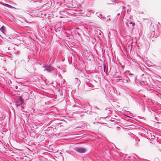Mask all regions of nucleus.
<instances>
[{"label": "nucleus", "instance_id": "nucleus-18", "mask_svg": "<svg viewBox=\"0 0 161 161\" xmlns=\"http://www.w3.org/2000/svg\"><path fill=\"white\" fill-rule=\"evenodd\" d=\"M132 26H134V25H135V23H133H133H132Z\"/></svg>", "mask_w": 161, "mask_h": 161}, {"label": "nucleus", "instance_id": "nucleus-4", "mask_svg": "<svg viewBox=\"0 0 161 161\" xmlns=\"http://www.w3.org/2000/svg\"><path fill=\"white\" fill-rule=\"evenodd\" d=\"M23 98L25 100H27L29 98V94L27 92H25L23 93Z\"/></svg>", "mask_w": 161, "mask_h": 161}, {"label": "nucleus", "instance_id": "nucleus-6", "mask_svg": "<svg viewBox=\"0 0 161 161\" xmlns=\"http://www.w3.org/2000/svg\"><path fill=\"white\" fill-rule=\"evenodd\" d=\"M0 30L3 33H4L6 31V28L3 25L0 28Z\"/></svg>", "mask_w": 161, "mask_h": 161}, {"label": "nucleus", "instance_id": "nucleus-14", "mask_svg": "<svg viewBox=\"0 0 161 161\" xmlns=\"http://www.w3.org/2000/svg\"><path fill=\"white\" fill-rule=\"evenodd\" d=\"M88 0H83V2H81V3H85V2L87 1Z\"/></svg>", "mask_w": 161, "mask_h": 161}, {"label": "nucleus", "instance_id": "nucleus-10", "mask_svg": "<svg viewBox=\"0 0 161 161\" xmlns=\"http://www.w3.org/2000/svg\"><path fill=\"white\" fill-rule=\"evenodd\" d=\"M18 161H25L26 159L25 158H19Z\"/></svg>", "mask_w": 161, "mask_h": 161}, {"label": "nucleus", "instance_id": "nucleus-3", "mask_svg": "<svg viewBox=\"0 0 161 161\" xmlns=\"http://www.w3.org/2000/svg\"><path fill=\"white\" fill-rule=\"evenodd\" d=\"M23 96L22 97L20 96H19V99L20 102H17V103L15 104V105L16 107L19 106L24 102V100L23 99Z\"/></svg>", "mask_w": 161, "mask_h": 161}, {"label": "nucleus", "instance_id": "nucleus-9", "mask_svg": "<svg viewBox=\"0 0 161 161\" xmlns=\"http://www.w3.org/2000/svg\"><path fill=\"white\" fill-rule=\"evenodd\" d=\"M134 75H133L132 74L130 73L129 74V76L128 77H129L130 79L132 78V77H134Z\"/></svg>", "mask_w": 161, "mask_h": 161}, {"label": "nucleus", "instance_id": "nucleus-21", "mask_svg": "<svg viewBox=\"0 0 161 161\" xmlns=\"http://www.w3.org/2000/svg\"><path fill=\"white\" fill-rule=\"evenodd\" d=\"M125 8V7L123 6V8Z\"/></svg>", "mask_w": 161, "mask_h": 161}, {"label": "nucleus", "instance_id": "nucleus-16", "mask_svg": "<svg viewBox=\"0 0 161 161\" xmlns=\"http://www.w3.org/2000/svg\"><path fill=\"white\" fill-rule=\"evenodd\" d=\"M103 70H104V72H105V68H106V67H105V66L104 65V67H103Z\"/></svg>", "mask_w": 161, "mask_h": 161}, {"label": "nucleus", "instance_id": "nucleus-8", "mask_svg": "<svg viewBox=\"0 0 161 161\" xmlns=\"http://www.w3.org/2000/svg\"><path fill=\"white\" fill-rule=\"evenodd\" d=\"M147 82L146 81H141L140 82V84L142 85H145L147 84Z\"/></svg>", "mask_w": 161, "mask_h": 161}, {"label": "nucleus", "instance_id": "nucleus-19", "mask_svg": "<svg viewBox=\"0 0 161 161\" xmlns=\"http://www.w3.org/2000/svg\"><path fill=\"white\" fill-rule=\"evenodd\" d=\"M132 23L133 22L132 21H130V22L129 24H132Z\"/></svg>", "mask_w": 161, "mask_h": 161}, {"label": "nucleus", "instance_id": "nucleus-2", "mask_svg": "<svg viewBox=\"0 0 161 161\" xmlns=\"http://www.w3.org/2000/svg\"><path fill=\"white\" fill-rule=\"evenodd\" d=\"M43 68H44V71L46 70L50 73L53 72V69L50 65H45L44 66Z\"/></svg>", "mask_w": 161, "mask_h": 161}, {"label": "nucleus", "instance_id": "nucleus-22", "mask_svg": "<svg viewBox=\"0 0 161 161\" xmlns=\"http://www.w3.org/2000/svg\"><path fill=\"white\" fill-rule=\"evenodd\" d=\"M24 107H22V108L24 109Z\"/></svg>", "mask_w": 161, "mask_h": 161}, {"label": "nucleus", "instance_id": "nucleus-23", "mask_svg": "<svg viewBox=\"0 0 161 161\" xmlns=\"http://www.w3.org/2000/svg\"><path fill=\"white\" fill-rule=\"evenodd\" d=\"M109 112H111V111L110 110H109Z\"/></svg>", "mask_w": 161, "mask_h": 161}, {"label": "nucleus", "instance_id": "nucleus-11", "mask_svg": "<svg viewBox=\"0 0 161 161\" xmlns=\"http://www.w3.org/2000/svg\"><path fill=\"white\" fill-rule=\"evenodd\" d=\"M130 79L129 77H127L126 78V79H125V80L127 82H128V81H130Z\"/></svg>", "mask_w": 161, "mask_h": 161}, {"label": "nucleus", "instance_id": "nucleus-1", "mask_svg": "<svg viewBox=\"0 0 161 161\" xmlns=\"http://www.w3.org/2000/svg\"><path fill=\"white\" fill-rule=\"evenodd\" d=\"M74 150L80 153H85L86 151V149L85 148L81 147H75L74 148Z\"/></svg>", "mask_w": 161, "mask_h": 161}, {"label": "nucleus", "instance_id": "nucleus-17", "mask_svg": "<svg viewBox=\"0 0 161 161\" xmlns=\"http://www.w3.org/2000/svg\"><path fill=\"white\" fill-rule=\"evenodd\" d=\"M48 129H49V130H52V128L51 127H49L48 128Z\"/></svg>", "mask_w": 161, "mask_h": 161}, {"label": "nucleus", "instance_id": "nucleus-5", "mask_svg": "<svg viewBox=\"0 0 161 161\" xmlns=\"http://www.w3.org/2000/svg\"><path fill=\"white\" fill-rule=\"evenodd\" d=\"M91 87L88 84H86L84 85V89L85 91H88L91 90Z\"/></svg>", "mask_w": 161, "mask_h": 161}, {"label": "nucleus", "instance_id": "nucleus-12", "mask_svg": "<svg viewBox=\"0 0 161 161\" xmlns=\"http://www.w3.org/2000/svg\"><path fill=\"white\" fill-rule=\"evenodd\" d=\"M133 157L136 159H137L138 158V156L136 154H134L133 156Z\"/></svg>", "mask_w": 161, "mask_h": 161}, {"label": "nucleus", "instance_id": "nucleus-20", "mask_svg": "<svg viewBox=\"0 0 161 161\" xmlns=\"http://www.w3.org/2000/svg\"><path fill=\"white\" fill-rule=\"evenodd\" d=\"M97 109H99V108H98L97 107H95Z\"/></svg>", "mask_w": 161, "mask_h": 161}, {"label": "nucleus", "instance_id": "nucleus-24", "mask_svg": "<svg viewBox=\"0 0 161 161\" xmlns=\"http://www.w3.org/2000/svg\"><path fill=\"white\" fill-rule=\"evenodd\" d=\"M94 81H95V82H97V81H96V80H94Z\"/></svg>", "mask_w": 161, "mask_h": 161}, {"label": "nucleus", "instance_id": "nucleus-7", "mask_svg": "<svg viewBox=\"0 0 161 161\" xmlns=\"http://www.w3.org/2000/svg\"><path fill=\"white\" fill-rule=\"evenodd\" d=\"M4 6H6L7 7L10 8H16L14 7L11 6L10 5H9L8 4L5 3L3 5Z\"/></svg>", "mask_w": 161, "mask_h": 161}, {"label": "nucleus", "instance_id": "nucleus-15", "mask_svg": "<svg viewBox=\"0 0 161 161\" xmlns=\"http://www.w3.org/2000/svg\"><path fill=\"white\" fill-rule=\"evenodd\" d=\"M118 18H119V16L116 15V17H115V19H116L117 20Z\"/></svg>", "mask_w": 161, "mask_h": 161}, {"label": "nucleus", "instance_id": "nucleus-13", "mask_svg": "<svg viewBox=\"0 0 161 161\" xmlns=\"http://www.w3.org/2000/svg\"><path fill=\"white\" fill-rule=\"evenodd\" d=\"M122 12H123V11H121V12H120V13H118L117 14V16H119L120 14H122Z\"/></svg>", "mask_w": 161, "mask_h": 161}]
</instances>
